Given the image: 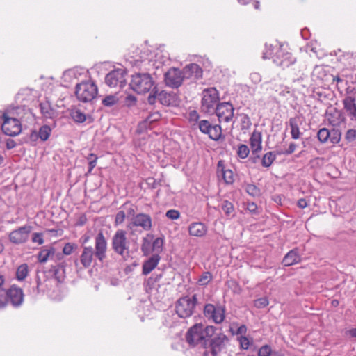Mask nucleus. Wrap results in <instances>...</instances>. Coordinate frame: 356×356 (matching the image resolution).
Segmentation results:
<instances>
[{
	"label": "nucleus",
	"mask_w": 356,
	"mask_h": 356,
	"mask_svg": "<svg viewBox=\"0 0 356 356\" xmlns=\"http://www.w3.org/2000/svg\"><path fill=\"white\" fill-rule=\"evenodd\" d=\"M182 71L185 79L197 80L202 76V68L196 63H191L186 65Z\"/></svg>",
	"instance_id": "21"
},
{
	"label": "nucleus",
	"mask_w": 356,
	"mask_h": 356,
	"mask_svg": "<svg viewBox=\"0 0 356 356\" xmlns=\"http://www.w3.org/2000/svg\"><path fill=\"white\" fill-rule=\"evenodd\" d=\"M221 209L228 218H232L235 216V209L233 204L228 200L222 201Z\"/></svg>",
	"instance_id": "32"
},
{
	"label": "nucleus",
	"mask_w": 356,
	"mask_h": 356,
	"mask_svg": "<svg viewBox=\"0 0 356 356\" xmlns=\"http://www.w3.org/2000/svg\"><path fill=\"white\" fill-rule=\"evenodd\" d=\"M238 340L240 343V346L242 349L247 350L249 348L250 341L246 337L240 336L238 337Z\"/></svg>",
	"instance_id": "54"
},
{
	"label": "nucleus",
	"mask_w": 356,
	"mask_h": 356,
	"mask_svg": "<svg viewBox=\"0 0 356 356\" xmlns=\"http://www.w3.org/2000/svg\"><path fill=\"white\" fill-rule=\"evenodd\" d=\"M252 125L249 116L246 114H242L241 118V127L242 130H248Z\"/></svg>",
	"instance_id": "46"
},
{
	"label": "nucleus",
	"mask_w": 356,
	"mask_h": 356,
	"mask_svg": "<svg viewBox=\"0 0 356 356\" xmlns=\"http://www.w3.org/2000/svg\"><path fill=\"white\" fill-rule=\"evenodd\" d=\"M160 259V256L154 254L144 261L142 269L143 274L145 275L149 274L157 266Z\"/></svg>",
	"instance_id": "23"
},
{
	"label": "nucleus",
	"mask_w": 356,
	"mask_h": 356,
	"mask_svg": "<svg viewBox=\"0 0 356 356\" xmlns=\"http://www.w3.org/2000/svg\"><path fill=\"white\" fill-rule=\"evenodd\" d=\"M343 109L351 121H356V97L347 95L343 100Z\"/></svg>",
	"instance_id": "19"
},
{
	"label": "nucleus",
	"mask_w": 356,
	"mask_h": 356,
	"mask_svg": "<svg viewBox=\"0 0 356 356\" xmlns=\"http://www.w3.org/2000/svg\"><path fill=\"white\" fill-rule=\"evenodd\" d=\"M250 78L254 83H258L261 81V75L257 72L250 74Z\"/></svg>",
	"instance_id": "63"
},
{
	"label": "nucleus",
	"mask_w": 356,
	"mask_h": 356,
	"mask_svg": "<svg viewBox=\"0 0 356 356\" xmlns=\"http://www.w3.org/2000/svg\"><path fill=\"white\" fill-rule=\"evenodd\" d=\"M77 248V245L72 243H67L63 249V253L65 255H70L74 250Z\"/></svg>",
	"instance_id": "51"
},
{
	"label": "nucleus",
	"mask_w": 356,
	"mask_h": 356,
	"mask_svg": "<svg viewBox=\"0 0 356 356\" xmlns=\"http://www.w3.org/2000/svg\"><path fill=\"white\" fill-rule=\"evenodd\" d=\"M217 175L218 177H222L227 184L234 181L233 172L229 169H225L222 161H219L218 163Z\"/></svg>",
	"instance_id": "22"
},
{
	"label": "nucleus",
	"mask_w": 356,
	"mask_h": 356,
	"mask_svg": "<svg viewBox=\"0 0 356 356\" xmlns=\"http://www.w3.org/2000/svg\"><path fill=\"white\" fill-rule=\"evenodd\" d=\"M158 90H156V87H154L152 88V92L149 94V95L147 97V102L149 104L153 105L155 104L156 99H158V94H159Z\"/></svg>",
	"instance_id": "52"
},
{
	"label": "nucleus",
	"mask_w": 356,
	"mask_h": 356,
	"mask_svg": "<svg viewBox=\"0 0 356 356\" xmlns=\"http://www.w3.org/2000/svg\"><path fill=\"white\" fill-rule=\"evenodd\" d=\"M97 87L93 82H83L76 86L75 95L79 101L90 102L97 95Z\"/></svg>",
	"instance_id": "7"
},
{
	"label": "nucleus",
	"mask_w": 356,
	"mask_h": 356,
	"mask_svg": "<svg viewBox=\"0 0 356 356\" xmlns=\"http://www.w3.org/2000/svg\"><path fill=\"white\" fill-rule=\"evenodd\" d=\"M125 216H126V215H125L124 211H118L115 215V225H118L122 224L124 221Z\"/></svg>",
	"instance_id": "57"
},
{
	"label": "nucleus",
	"mask_w": 356,
	"mask_h": 356,
	"mask_svg": "<svg viewBox=\"0 0 356 356\" xmlns=\"http://www.w3.org/2000/svg\"><path fill=\"white\" fill-rule=\"evenodd\" d=\"M163 239L158 237L155 238L154 240H152V250L153 252H155V254H157L159 255V253H161L163 251Z\"/></svg>",
	"instance_id": "38"
},
{
	"label": "nucleus",
	"mask_w": 356,
	"mask_h": 356,
	"mask_svg": "<svg viewBox=\"0 0 356 356\" xmlns=\"http://www.w3.org/2000/svg\"><path fill=\"white\" fill-rule=\"evenodd\" d=\"M197 303L196 294L193 295L192 297H181L176 302V313L180 318L189 317L193 314Z\"/></svg>",
	"instance_id": "6"
},
{
	"label": "nucleus",
	"mask_w": 356,
	"mask_h": 356,
	"mask_svg": "<svg viewBox=\"0 0 356 356\" xmlns=\"http://www.w3.org/2000/svg\"><path fill=\"white\" fill-rule=\"evenodd\" d=\"M132 62L136 67L144 68L145 70H149L147 65H150V60L147 58L140 56L139 58H135Z\"/></svg>",
	"instance_id": "41"
},
{
	"label": "nucleus",
	"mask_w": 356,
	"mask_h": 356,
	"mask_svg": "<svg viewBox=\"0 0 356 356\" xmlns=\"http://www.w3.org/2000/svg\"><path fill=\"white\" fill-rule=\"evenodd\" d=\"M201 108L205 113L214 111L219 104V93L215 88H210L203 90Z\"/></svg>",
	"instance_id": "8"
},
{
	"label": "nucleus",
	"mask_w": 356,
	"mask_h": 356,
	"mask_svg": "<svg viewBox=\"0 0 356 356\" xmlns=\"http://www.w3.org/2000/svg\"><path fill=\"white\" fill-rule=\"evenodd\" d=\"M345 139L348 143L353 142L356 139V129H348L345 134Z\"/></svg>",
	"instance_id": "53"
},
{
	"label": "nucleus",
	"mask_w": 356,
	"mask_h": 356,
	"mask_svg": "<svg viewBox=\"0 0 356 356\" xmlns=\"http://www.w3.org/2000/svg\"><path fill=\"white\" fill-rule=\"evenodd\" d=\"M8 302V294L6 291L0 289V309L4 307Z\"/></svg>",
	"instance_id": "55"
},
{
	"label": "nucleus",
	"mask_w": 356,
	"mask_h": 356,
	"mask_svg": "<svg viewBox=\"0 0 356 356\" xmlns=\"http://www.w3.org/2000/svg\"><path fill=\"white\" fill-rule=\"evenodd\" d=\"M273 62L279 66L288 67L293 64L296 58L289 52H284V50L280 47L273 57Z\"/></svg>",
	"instance_id": "17"
},
{
	"label": "nucleus",
	"mask_w": 356,
	"mask_h": 356,
	"mask_svg": "<svg viewBox=\"0 0 356 356\" xmlns=\"http://www.w3.org/2000/svg\"><path fill=\"white\" fill-rule=\"evenodd\" d=\"M345 336L348 338L356 339V328H351L346 330Z\"/></svg>",
	"instance_id": "64"
},
{
	"label": "nucleus",
	"mask_w": 356,
	"mask_h": 356,
	"mask_svg": "<svg viewBox=\"0 0 356 356\" xmlns=\"http://www.w3.org/2000/svg\"><path fill=\"white\" fill-rule=\"evenodd\" d=\"M184 79L185 78L183 71L178 68L172 67L164 75L165 85L172 88H179Z\"/></svg>",
	"instance_id": "12"
},
{
	"label": "nucleus",
	"mask_w": 356,
	"mask_h": 356,
	"mask_svg": "<svg viewBox=\"0 0 356 356\" xmlns=\"http://www.w3.org/2000/svg\"><path fill=\"white\" fill-rule=\"evenodd\" d=\"M111 247L115 253L122 257L129 254V241L127 237V232L118 229L111 239Z\"/></svg>",
	"instance_id": "5"
},
{
	"label": "nucleus",
	"mask_w": 356,
	"mask_h": 356,
	"mask_svg": "<svg viewBox=\"0 0 356 356\" xmlns=\"http://www.w3.org/2000/svg\"><path fill=\"white\" fill-rule=\"evenodd\" d=\"M273 351L268 345L262 346L258 351V356H272Z\"/></svg>",
	"instance_id": "48"
},
{
	"label": "nucleus",
	"mask_w": 356,
	"mask_h": 356,
	"mask_svg": "<svg viewBox=\"0 0 356 356\" xmlns=\"http://www.w3.org/2000/svg\"><path fill=\"white\" fill-rule=\"evenodd\" d=\"M317 137L318 140L321 143H325L329 141V137H330V130L326 128H322L321 129L317 134Z\"/></svg>",
	"instance_id": "40"
},
{
	"label": "nucleus",
	"mask_w": 356,
	"mask_h": 356,
	"mask_svg": "<svg viewBox=\"0 0 356 356\" xmlns=\"http://www.w3.org/2000/svg\"><path fill=\"white\" fill-rule=\"evenodd\" d=\"M133 227H140L145 231H149L152 227V220L149 215L140 213L132 217L131 222L128 226L129 228Z\"/></svg>",
	"instance_id": "16"
},
{
	"label": "nucleus",
	"mask_w": 356,
	"mask_h": 356,
	"mask_svg": "<svg viewBox=\"0 0 356 356\" xmlns=\"http://www.w3.org/2000/svg\"><path fill=\"white\" fill-rule=\"evenodd\" d=\"M188 232L191 236L202 237L207 234V228L202 222H193L188 227Z\"/></svg>",
	"instance_id": "24"
},
{
	"label": "nucleus",
	"mask_w": 356,
	"mask_h": 356,
	"mask_svg": "<svg viewBox=\"0 0 356 356\" xmlns=\"http://www.w3.org/2000/svg\"><path fill=\"white\" fill-rule=\"evenodd\" d=\"M327 76L325 67L323 65H316L313 70L312 76L314 80L323 81Z\"/></svg>",
	"instance_id": "30"
},
{
	"label": "nucleus",
	"mask_w": 356,
	"mask_h": 356,
	"mask_svg": "<svg viewBox=\"0 0 356 356\" xmlns=\"http://www.w3.org/2000/svg\"><path fill=\"white\" fill-rule=\"evenodd\" d=\"M188 121L191 123L193 128H196L199 125L200 115L197 111L192 110L188 113Z\"/></svg>",
	"instance_id": "35"
},
{
	"label": "nucleus",
	"mask_w": 356,
	"mask_h": 356,
	"mask_svg": "<svg viewBox=\"0 0 356 356\" xmlns=\"http://www.w3.org/2000/svg\"><path fill=\"white\" fill-rule=\"evenodd\" d=\"M10 114V117H8L7 114H3V122L1 125V129L6 135L15 136L21 133L22 124L19 119L14 118L17 115L13 112Z\"/></svg>",
	"instance_id": "9"
},
{
	"label": "nucleus",
	"mask_w": 356,
	"mask_h": 356,
	"mask_svg": "<svg viewBox=\"0 0 356 356\" xmlns=\"http://www.w3.org/2000/svg\"><path fill=\"white\" fill-rule=\"evenodd\" d=\"M229 287L232 289L233 291L236 293H240L241 289L237 282L235 280H230L228 282Z\"/></svg>",
	"instance_id": "60"
},
{
	"label": "nucleus",
	"mask_w": 356,
	"mask_h": 356,
	"mask_svg": "<svg viewBox=\"0 0 356 356\" xmlns=\"http://www.w3.org/2000/svg\"><path fill=\"white\" fill-rule=\"evenodd\" d=\"M228 341V337L223 333L209 338L207 344L204 348L202 356H218L226 348Z\"/></svg>",
	"instance_id": "4"
},
{
	"label": "nucleus",
	"mask_w": 356,
	"mask_h": 356,
	"mask_svg": "<svg viewBox=\"0 0 356 356\" xmlns=\"http://www.w3.org/2000/svg\"><path fill=\"white\" fill-rule=\"evenodd\" d=\"M8 301L14 307H18L22 305L24 300L23 291L20 288L11 286L8 291Z\"/></svg>",
	"instance_id": "20"
},
{
	"label": "nucleus",
	"mask_w": 356,
	"mask_h": 356,
	"mask_svg": "<svg viewBox=\"0 0 356 356\" xmlns=\"http://www.w3.org/2000/svg\"><path fill=\"white\" fill-rule=\"evenodd\" d=\"M252 154H257L261 150V134L254 131L250 138Z\"/></svg>",
	"instance_id": "25"
},
{
	"label": "nucleus",
	"mask_w": 356,
	"mask_h": 356,
	"mask_svg": "<svg viewBox=\"0 0 356 356\" xmlns=\"http://www.w3.org/2000/svg\"><path fill=\"white\" fill-rule=\"evenodd\" d=\"M300 259V256L299 255L297 249H293L285 255L282 260V264L285 266H290L299 263Z\"/></svg>",
	"instance_id": "26"
},
{
	"label": "nucleus",
	"mask_w": 356,
	"mask_h": 356,
	"mask_svg": "<svg viewBox=\"0 0 356 356\" xmlns=\"http://www.w3.org/2000/svg\"><path fill=\"white\" fill-rule=\"evenodd\" d=\"M127 70L123 68H118L111 71L105 76V83L110 88H122L127 83Z\"/></svg>",
	"instance_id": "10"
},
{
	"label": "nucleus",
	"mask_w": 356,
	"mask_h": 356,
	"mask_svg": "<svg viewBox=\"0 0 356 356\" xmlns=\"http://www.w3.org/2000/svg\"><path fill=\"white\" fill-rule=\"evenodd\" d=\"M273 51H274V48H273V45L266 44L265 49L264 50V51L262 53V58L264 59H268L270 58H273Z\"/></svg>",
	"instance_id": "49"
},
{
	"label": "nucleus",
	"mask_w": 356,
	"mask_h": 356,
	"mask_svg": "<svg viewBox=\"0 0 356 356\" xmlns=\"http://www.w3.org/2000/svg\"><path fill=\"white\" fill-rule=\"evenodd\" d=\"M154 238L153 235L148 234L147 236L143 238L141 251L145 256L149 255L153 252L152 250V240Z\"/></svg>",
	"instance_id": "28"
},
{
	"label": "nucleus",
	"mask_w": 356,
	"mask_h": 356,
	"mask_svg": "<svg viewBox=\"0 0 356 356\" xmlns=\"http://www.w3.org/2000/svg\"><path fill=\"white\" fill-rule=\"evenodd\" d=\"M31 232V227L29 225L20 227L10 233L9 240L11 243L15 244L24 243L29 239Z\"/></svg>",
	"instance_id": "15"
},
{
	"label": "nucleus",
	"mask_w": 356,
	"mask_h": 356,
	"mask_svg": "<svg viewBox=\"0 0 356 356\" xmlns=\"http://www.w3.org/2000/svg\"><path fill=\"white\" fill-rule=\"evenodd\" d=\"M118 102V98L113 95H110L106 97H105L102 101V103L105 106H112L117 104Z\"/></svg>",
	"instance_id": "45"
},
{
	"label": "nucleus",
	"mask_w": 356,
	"mask_h": 356,
	"mask_svg": "<svg viewBox=\"0 0 356 356\" xmlns=\"http://www.w3.org/2000/svg\"><path fill=\"white\" fill-rule=\"evenodd\" d=\"M40 112L45 118L51 119L54 117L56 111L51 107L49 102L45 101L40 104Z\"/></svg>",
	"instance_id": "27"
},
{
	"label": "nucleus",
	"mask_w": 356,
	"mask_h": 356,
	"mask_svg": "<svg viewBox=\"0 0 356 356\" xmlns=\"http://www.w3.org/2000/svg\"><path fill=\"white\" fill-rule=\"evenodd\" d=\"M158 99L161 104L167 106H177L180 102L179 98L175 92L165 90L159 92Z\"/></svg>",
	"instance_id": "18"
},
{
	"label": "nucleus",
	"mask_w": 356,
	"mask_h": 356,
	"mask_svg": "<svg viewBox=\"0 0 356 356\" xmlns=\"http://www.w3.org/2000/svg\"><path fill=\"white\" fill-rule=\"evenodd\" d=\"M204 314L208 319H211L217 324L225 319V309L221 306L216 307L213 304H207L204 307Z\"/></svg>",
	"instance_id": "14"
},
{
	"label": "nucleus",
	"mask_w": 356,
	"mask_h": 356,
	"mask_svg": "<svg viewBox=\"0 0 356 356\" xmlns=\"http://www.w3.org/2000/svg\"><path fill=\"white\" fill-rule=\"evenodd\" d=\"M216 327L211 325L204 326L195 324L189 329L186 335V341L192 346H200L203 348L207 344L209 338L214 334Z\"/></svg>",
	"instance_id": "2"
},
{
	"label": "nucleus",
	"mask_w": 356,
	"mask_h": 356,
	"mask_svg": "<svg viewBox=\"0 0 356 356\" xmlns=\"http://www.w3.org/2000/svg\"><path fill=\"white\" fill-rule=\"evenodd\" d=\"M343 57L350 59V65H354L356 63V52L346 53Z\"/></svg>",
	"instance_id": "61"
},
{
	"label": "nucleus",
	"mask_w": 356,
	"mask_h": 356,
	"mask_svg": "<svg viewBox=\"0 0 356 356\" xmlns=\"http://www.w3.org/2000/svg\"><path fill=\"white\" fill-rule=\"evenodd\" d=\"M196 128H198L201 133L208 135L210 139L215 141L218 140L222 136L221 126L220 124H212L207 120H201Z\"/></svg>",
	"instance_id": "11"
},
{
	"label": "nucleus",
	"mask_w": 356,
	"mask_h": 356,
	"mask_svg": "<svg viewBox=\"0 0 356 356\" xmlns=\"http://www.w3.org/2000/svg\"><path fill=\"white\" fill-rule=\"evenodd\" d=\"M220 122H229L234 118V108L230 102L219 103L214 110Z\"/></svg>",
	"instance_id": "13"
},
{
	"label": "nucleus",
	"mask_w": 356,
	"mask_h": 356,
	"mask_svg": "<svg viewBox=\"0 0 356 356\" xmlns=\"http://www.w3.org/2000/svg\"><path fill=\"white\" fill-rule=\"evenodd\" d=\"M245 191L252 197H257L260 195V190L254 184H247Z\"/></svg>",
	"instance_id": "47"
},
{
	"label": "nucleus",
	"mask_w": 356,
	"mask_h": 356,
	"mask_svg": "<svg viewBox=\"0 0 356 356\" xmlns=\"http://www.w3.org/2000/svg\"><path fill=\"white\" fill-rule=\"evenodd\" d=\"M161 114L159 112L150 113L145 120L144 124L145 127L150 126L153 122H157L161 119Z\"/></svg>",
	"instance_id": "43"
},
{
	"label": "nucleus",
	"mask_w": 356,
	"mask_h": 356,
	"mask_svg": "<svg viewBox=\"0 0 356 356\" xmlns=\"http://www.w3.org/2000/svg\"><path fill=\"white\" fill-rule=\"evenodd\" d=\"M268 303L269 302H268L267 298L263 297V298H260L254 301V306L257 308L261 309V308H264L265 307H266L268 305Z\"/></svg>",
	"instance_id": "56"
},
{
	"label": "nucleus",
	"mask_w": 356,
	"mask_h": 356,
	"mask_svg": "<svg viewBox=\"0 0 356 356\" xmlns=\"http://www.w3.org/2000/svg\"><path fill=\"white\" fill-rule=\"evenodd\" d=\"M130 88L138 94H145L155 87L152 75L147 72H138L131 76Z\"/></svg>",
	"instance_id": "3"
},
{
	"label": "nucleus",
	"mask_w": 356,
	"mask_h": 356,
	"mask_svg": "<svg viewBox=\"0 0 356 356\" xmlns=\"http://www.w3.org/2000/svg\"><path fill=\"white\" fill-rule=\"evenodd\" d=\"M55 253V249L53 247L43 248L38 255L39 262L45 263Z\"/></svg>",
	"instance_id": "29"
},
{
	"label": "nucleus",
	"mask_w": 356,
	"mask_h": 356,
	"mask_svg": "<svg viewBox=\"0 0 356 356\" xmlns=\"http://www.w3.org/2000/svg\"><path fill=\"white\" fill-rule=\"evenodd\" d=\"M28 275V265L23 264L20 265L16 271V277L18 280H24Z\"/></svg>",
	"instance_id": "37"
},
{
	"label": "nucleus",
	"mask_w": 356,
	"mask_h": 356,
	"mask_svg": "<svg viewBox=\"0 0 356 356\" xmlns=\"http://www.w3.org/2000/svg\"><path fill=\"white\" fill-rule=\"evenodd\" d=\"M289 125L291 128V138L295 140L299 138L301 133L300 131L297 119L295 118H290Z\"/></svg>",
	"instance_id": "31"
},
{
	"label": "nucleus",
	"mask_w": 356,
	"mask_h": 356,
	"mask_svg": "<svg viewBox=\"0 0 356 356\" xmlns=\"http://www.w3.org/2000/svg\"><path fill=\"white\" fill-rule=\"evenodd\" d=\"M165 216L170 220H177L180 217V213L177 210L170 209L166 212Z\"/></svg>",
	"instance_id": "58"
},
{
	"label": "nucleus",
	"mask_w": 356,
	"mask_h": 356,
	"mask_svg": "<svg viewBox=\"0 0 356 356\" xmlns=\"http://www.w3.org/2000/svg\"><path fill=\"white\" fill-rule=\"evenodd\" d=\"M329 141L332 144L338 143L341 140V133L339 129H332L330 131Z\"/></svg>",
	"instance_id": "44"
},
{
	"label": "nucleus",
	"mask_w": 356,
	"mask_h": 356,
	"mask_svg": "<svg viewBox=\"0 0 356 356\" xmlns=\"http://www.w3.org/2000/svg\"><path fill=\"white\" fill-rule=\"evenodd\" d=\"M250 153L248 147L245 145H241L238 148V156L241 159H245Z\"/></svg>",
	"instance_id": "50"
},
{
	"label": "nucleus",
	"mask_w": 356,
	"mask_h": 356,
	"mask_svg": "<svg viewBox=\"0 0 356 356\" xmlns=\"http://www.w3.org/2000/svg\"><path fill=\"white\" fill-rule=\"evenodd\" d=\"M107 241L104 234L99 232L95 237V250L92 246H83L80 262L85 268H89L94 257L102 262L106 257Z\"/></svg>",
	"instance_id": "1"
},
{
	"label": "nucleus",
	"mask_w": 356,
	"mask_h": 356,
	"mask_svg": "<svg viewBox=\"0 0 356 356\" xmlns=\"http://www.w3.org/2000/svg\"><path fill=\"white\" fill-rule=\"evenodd\" d=\"M24 111H25L24 107L17 106V107H13V108L7 109L3 114H7V115H8V117H10L11 116L10 113L13 112L15 115H16V117L15 118L19 119V120L21 122V120L24 117L23 115H24Z\"/></svg>",
	"instance_id": "33"
},
{
	"label": "nucleus",
	"mask_w": 356,
	"mask_h": 356,
	"mask_svg": "<svg viewBox=\"0 0 356 356\" xmlns=\"http://www.w3.org/2000/svg\"><path fill=\"white\" fill-rule=\"evenodd\" d=\"M275 159V155L272 152H268L264 155L261 159V165L266 168L270 167Z\"/></svg>",
	"instance_id": "36"
},
{
	"label": "nucleus",
	"mask_w": 356,
	"mask_h": 356,
	"mask_svg": "<svg viewBox=\"0 0 356 356\" xmlns=\"http://www.w3.org/2000/svg\"><path fill=\"white\" fill-rule=\"evenodd\" d=\"M213 279V276L210 272H204L200 277L197 280V283L200 286L207 285Z\"/></svg>",
	"instance_id": "42"
},
{
	"label": "nucleus",
	"mask_w": 356,
	"mask_h": 356,
	"mask_svg": "<svg viewBox=\"0 0 356 356\" xmlns=\"http://www.w3.org/2000/svg\"><path fill=\"white\" fill-rule=\"evenodd\" d=\"M38 132V136L42 141H46L50 136L51 133V129L48 125L42 126Z\"/></svg>",
	"instance_id": "34"
},
{
	"label": "nucleus",
	"mask_w": 356,
	"mask_h": 356,
	"mask_svg": "<svg viewBox=\"0 0 356 356\" xmlns=\"http://www.w3.org/2000/svg\"><path fill=\"white\" fill-rule=\"evenodd\" d=\"M32 241L33 243H37L39 245H42L44 243L43 235L42 233L35 232L32 235Z\"/></svg>",
	"instance_id": "59"
},
{
	"label": "nucleus",
	"mask_w": 356,
	"mask_h": 356,
	"mask_svg": "<svg viewBox=\"0 0 356 356\" xmlns=\"http://www.w3.org/2000/svg\"><path fill=\"white\" fill-rule=\"evenodd\" d=\"M70 115H71L72 118L76 122H78V123H83L86 120V115L82 111H81L80 110H78V109L72 111Z\"/></svg>",
	"instance_id": "39"
},
{
	"label": "nucleus",
	"mask_w": 356,
	"mask_h": 356,
	"mask_svg": "<svg viewBox=\"0 0 356 356\" xmlns=\"http://www.w3.org/2000/svg\"><path fill=\"white\" fill-rule=\"evenodd\" d=\"M296 148V145L293 143H291L289 145V147L286 150H285L284 152H280L279 154H286V155L291 154L292 153H293L295 152Z\"/></svg>",
	"instance_id": "62"
}]
</instances>
